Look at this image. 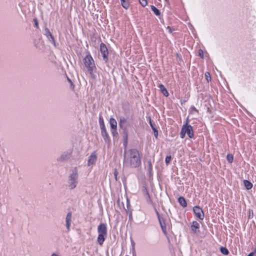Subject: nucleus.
Here are the masks:
<instances>
[{"instance_id":"obj_15","label":"nucleus","mask_w":256,"mask_h":256,"mask_svg":"<svg viewBox=\"0 0 256 256\" xmlns=\"http://www.w3.org/2000/svg\"><path fill=\"white\" fill-rule=\"evenodd\" d=\"M158 88H160V90L164 94V96H168V92L163 84H160L158 86Z\"/></svg>"},{"instance_id":"obj_2","label":"nucleus","mask_w":256,"mask_h":256,"mask_svg":"<svg viewBox=\"0 0 256 256\" xmlns=\"http://www.w3.org/2000/svg\"><path fill=\"white\" fill-rule=\"evenodd\" d=\"M107 228L106 224L101 223L98 226V236L97 242L100 246H102L107 236Z\"/></svg>"},{"instance_id":"obj_4","label":"nucleus","mask_w":256,"mask_h":256,"mask_svg":"<svg viewBox=\"0 0 256 256\" xmlns=\"http://www.w3.org/2000/svg\"><path fill=\"white\" fill-rule=\"evenodd\" d=\"M83 61L88 72L90 74H92L94 70L96 68L94 60L92 56L90 54H87L84 58Z\"/></svg>"},{"instance_id":"obj_36","label":"nucleus","mask_w":256,"mask_h":256,"mask_svg":"<svg viewBox=\"0 0 256 256\" xmlns=\"http://www.w3.org/2000/svg\"><path fill=\"white\" fill-rule=\"evenodd\" d=\"M198 55L201 58L203 57V51L202 50H199V51H198Z\"/></svg>"},{"instance_id":"obj_7","label":"nucleus","mask_w":256,"mask_h":256,"mask_svg":"<svg viewBox=\"0 0 256 256\" xmlns=\"http://www.w3.org/2000/svg\"><path fill=\"white\" fill-rule=\"evenodd\" d=\"M193 212L196 218L203 220L204 218V212L201 208L198 206H194L193 208Z\"/></svg>"},{"instance_id":"obj_12","label":"nucleus","mask_w":256,"mask_h":256,"mask_svg":"<svg viewBox=\"0 0 256 256\" xmlns=\"http://www.w3.org/2000/svg\"><path fill=\"white\" fill-rule=\"evenodd\" d=\"M71 156L70 152H65L62 154V155L58 158V160L60 162H64L68 160Z\"/></svg>"},{"instance_id":"obj_8","label":"nucleus","mask_w":256,"mask_h":256,"mask_svg":"<svg viewBox=\"0 0 256 256\" xmlns=\"http://www.w3.org/2000/svg\"><path fill=\"white\" fill-rule=\"evenodd\" d=\"M96 154L95 152H92L88 157V166H93L96 160Z\"/></svg>"},{"instance_id":"obj_29","label":"nucleus","mask_w":256,"mask_h":256,"mask_svg":"<svg viewBox=\"0 0 256 256\" xmlns=\"http://www.w3.org/2000/svg\"><path fill=\"white\" fill-rule=\"evenodd\" d=\"M139 0L140 4L144 7L146 6L148 4L147 0Z\"/></svg>"},{"instance_id":"obj_42","label":"nucleus","mask_w":256,"mask_h":256,"mask_svg":"<svg viewBox=\"0 0 256 256\" xmlns=\"http://www.w3.org/2000/svg\"><path fill=\"white\" fill-rule=\"evenodd\" d=\"M126 139H127V136H126Z\"/></svg>"},{"instance_id":"obj_22","label":"nucleus","mask_w":256,"mask_h":256,"mask_svg":"<svg viewBox=\"0 0 256 256\" xmlns=\"http://www.w3.org/2000/svg\"><path fill=\"white\" fill-rule=\"evenodd\" d=\"M151 9H152V10L154 12V14L156 16L160 15V10L156 8L154 6H151Z\"/></svg>"},{"instance_id":"obj_17","label":"nucleus","mask_w":256,"mask_h":256,"mask_svg":"<svg viewBox=\"0 0 256 256\" xmlns=\"http://www.w3.org/2000/svg\"><path fill=\"white\" fill-rule=\"evenodd\" d=\"M120 4L122 6L127 10L128 8L130 6V2L129 0H120Z\"/></svg>"},{"instance_id":"obj_24","label":"nucleus","mask_w":256,"mask_h":256,"mask_svg":"<svg viewBox=\"0 0 256 256\" xmlns=\"http://www.w3.org/2000/svg\"><path fill=\"white\" fill-rule=\"evenodd\" d=\"M195 112H198L197 109L194 106H190V113L191 114H194Z\"/></svg>"},{"instance_id":"obj_27","label":"nucleus","mask_w":256,"mask_h":256,"mask_svg":"<svg viewBox=\"0 0 256 256\" xmlns=\"http://www.w3.org/2000/svg\"><path fill=\"white\" fill-rule=\"evenodd\" d=\"M171 160H172V156H166V159H165V162L167 166L170 164Z\"/></svg>"},{"instance_id":"obj_28","label":"nucleus","mask_w":256,"mask_h":256,"mask_svg":"<svg viewBox=\"0 0 256 256\" xmlns=\"http://www.w3.org/2000/svg\"><path fill=\"white\" fill-rule=\"evenodd\" d=\"M205 78L208 82L209 81H210L211 78H210V74L208 72H206L205 73Z\"/></svg>"},{"instance_id":"obj_30","label":"nucleus","mask_w":256,"mask_h":256,"mask_svg":"<svg viewBox=\"0 0 256 256\" xmlns=\"http://www.w3.org/2000/svg\"><path fill=\"white\" fill-rule=\"evenodd\" d=\"M150 126H151L152 128V130H153L154 131L156 130V127H155V126H154V124H153L152 122V121H151V119H150Z\"/></svg>"},{"instance_id":"obj_23","label":"nucleus","mask_w":256,"mask_h":256,"mask_svg":"<svg viewBox=\"0 0 256 256\" xmlns=\"http://www.w3.org/2000/svg\"><path fill=\"white\" fill-rule=\"evenodd\" d=\"M220 252L224 255H228L229 253L228 250L224 247H221L220 248Z\"/></svg>"},{"instance_id":"obj_20","label":"nucleus","mask_w":256,"mask_h":256,"mask_svg":"<svg viewBox=\"0 0 256 256\" xmlns=\"http://www.w3.org/2000/svg\"><path fill=\"white\" fill-rule=\"evenodd\" d=\"M146 165L148 166V172L150 174H151L152 172V165L150 160H148L146 162Z\"/></svg>"},{"instance_id":"obj_33","label":"nucleus","mask_w":256,"mask_h":256,"mask_svg":"<svg viewBox=\"0 0 256 256\" xmlns=\"http://www.w3.org/2000/svg\"><path fill=\"white\" fill-rule=\"evenodd\" d=\"M118 172L116 170H115L114 172V178L116 180H118Z\"/></svg>"},{"instance_id":"obj_34","label":"nucleus","mask_w":256,"mask_h":256,"mask_svg":"<svg viewBox=\"0 0 256 256\" xmlns=\"http://www.w3.org/2000/svg\"><path fill=\"white\" fill-rule=\"evenodd\" d=\"M248 256H256V249L254 252H250Z\"/></svg>"},{"instance_id":"obj_14","label":"nucleus","mask_w":256,"mask_h":256,"mask_svg":"<svg viewBox=\"0 0 256 256\" xmlns=\"http://www.w3.org/2000/svg\"><path fill=\"white\" fill-rule=\"evenodd\" d=\"M127 122L128 120L126 118L122 116L120 117L119 122L120 127L126 130V128Z\"/></svg>"},{"instance_id":"obj_18","label":"nucleus","mask_w":256,"mask_h":256,"mask_svg":"<svg viewBox=\"0 0 256 256\" xmlns=\"http://www.w3.org/2000/svg\"><path fill=\"white\" fill-rule=\"evenodd\" d=\"M178 202L180 203V204L183 207H186L187 206V203L183 197H180L178 199Z\"/></svg>"},{"instance_id":"obj_3","label":"nucleus","mask_w":256,"mask_h":256,"mask_svg":"<svg viewBox=\"0 0 256 256\" xmlns=\"http://www.w3.org/2000/svg\"><path fill=\"white\" fill-rule=\"evenodd\" d=\"M78 178V170L75 167L72 170V174L68 176V184L70 189L72 190L76 186Z\"/></svg>"},{"instance_id":"obj_39","label":"nucleus","mask_w":256,"mask_h":256,"mask_svg":"<svg viewBox=\"0 0 256 256\" xmlns=\"http://www.w3.org/2000/svg\"><path fill=\"white\" fill-rule=\"evenodd\" d=\"M129 218H130V220H132V214L131 212L129 214Z\"/></svg>"},{"instance_id":"obj_10","label":"nucleus","mask_w":256,"mask_h":256,"mask_svg":"<svg viewBox=\"0 0 256 256\" xmlns=\"http://www.w3.org/2000/svg\"><path fill=\"white\" fill-rule=\"evenodd\" d=\"M192 231L194 233L197 234L200 232V224L196 221H193L190 226Z\"/></svg>"},{"instance_id":"obj_9","label":"nucleus","mask_w":256,"mask_h":256,"mask_svg":"<svg viewBox=\"0 0 256 256\" xmlns=\"http://www.w3.org/2000/svg\"><path fill=\"white\" fill-rule=\"evenodd\" d=\"M44 35L47 37V38L50 42L54 44H55L54 38L48 28H44Z\"/></svg>"},{"instance_id":"obj_1","label":"nucleus","mask_w":256,"mask_h":256,"mask_svg":"<svg viewBox=\"0 0 256 256\" xmlns=\"http://www.w3.org/2000/svg\"><path fill=\"white\" fill-rule=\"evenodd\" d=\"M123 166L126 168H138L141 165L139 152L135 148L125 150L124 155Z\"/></svg>"},{"instance_id":"obj_6","label":"nucleus","mask_w":256,"mask_h":256,"mask_svg":"<svg viewBox=\"0 0 256 256\" xmlns=\"http://www.w3.org/2000/svg\"><path fill=\"white\" fill-rule=\"evenodd\" d=\"M100 52L104 60L106 62L108 61V52L106 45L104 43L100 44Z\"/></svg>"},{"instance_id":"obj_11","label":"nucleus","mask_w":256,"mask_h":256,"mask_svg":"<svg viewBox=\"0 0 256 256\" xmlns=\"http://www.w3.org/2000/svg\"><path fill=\"white\" fill-rule=\"evenodd\" d=\"M156 214H157L158 221H159L160 224V225L161 228L162 229V230L164 234H166V226L165 222H164V220L160 217V214L158 212H156Z\"/></svg>"},{"instance_id":"obj_26","label":"nucleus","mask_w":256,"mask_h":256,"mask_svg":"<svg viewBox=\"0 0 256 256\" xmlns=\"http://www.w3.org/2000/svg\"><path fill=\"white\" fill-rule=\"evenodd\" d=\"M226 158L229 162L232 163L233 161L234 157L232 154H228L226 156Z\"/></svg>"},{"instance_id":"obj_32","label":"nucleus","mask_w":256,"mask_h":256,"mask_svg":"<svg viewBox=\"0 0 256 256\" xmlns=\"http://www.w3.org/2000/svg\"><path fill=\"white\" fill-rule=\"evenodd\" d=\"M112 134L113 135V136H114L115 135L118 134L116 128V129H111Z\"/></svg>"},{"instance_id":"obj_35","label":"nucleus","mask_w":256,"mask_h":256,"mask_svg":"<svg viewBox=\"0 0 256 256\" xmlns=\"http://www.w3.org/2000/svg\"><path fill=\"white\" fill-rule=\"evenodd\" d=\"M100 129H101V132L103 131V130H106V128L105 126H104V124H101L100 126Z\"/></svg>"},{"instance_id":"obj_37","label":"nucleus","mask_w":256,"mask_h":256,"mask_svg":"<svg viewBox=\"0 0 256 256\" xmlns=\"http://www.w3.org/2000/svg\"><path fill=\"white\" fill-rule=\"evenodd\" d=\"M154 134L156 138H157L158 136V131L156 130L154 131Z\"/></svg>"},{"instance_id":"obj_19","label":"nucleus","mask_w":256,"mask_h":256,"mask_svg":"<svg viewBox=\"0 0 256 256\" xmlns=\"http://www.w3.org/2000/svg\"><path fill=\"white\" fill-rule=\"evenodd\" d=\"M244 184L247 190H250L252 187V184L248 180H244Z\"/></svg>"},{"instance_id":"obj_41","label":"nucleus","mask_w":256,"mask_h":256,"mask_svg":"<svg viewBox=\"0 0 256 256\" xmlns=\"http://www.w3.org/2000/svg\"><path fill=\"white\" fill-rule=\"evenodd\" d=\"M132 244H133V246H134V242H132Z\"/></svg>"},{"instance_id":"obj_40","label":"nucleus","mask_w":256,"mask_h":256,"mask_svg":"<svg viewBox=\"0 0 256 256\" xmlns=\"http://www.w3.org/2000/svg\"><path fill=\"white\" fill-rule=\"evenodd\" d=\"M51 256H59L56 254L54 253L52 254Z\"/></svg>"},{"instance_id":"obj_31","label":"nucleus","mask_w":256,"mask_h":256,"mask_svg":"<svg viewBox=\"0 0 256 256\" xmlns=\"http://www.w3.org/2000/svg\"><path fill=\"white\" fill-rule=\"evenodd\" d=\"M99 122H100V126L101 124H104V119H103L102 116H100V117H99Z\"/></svg>"},{"instance_id":"obj_21","label":"nucleus","mask_w":256,"mask_h":256,"mask_svg":"<svg viewBox=\"0 0 256 256\" xmlns=\"http://www.w3.org/2000/svg\"><path fill=\"white\" fill-rule=\"evenodd\" d=\"M105 140V141L106 142L108 140H109V136L108 132H106V130H103L101 132Z\"/></svg>"},{"instance_id":"obj_5","label":"nucleus","mask_w":256,"mask_h":256,"mask_svg":"<svg viewBox=\"0 0 256 256\" xmlns=\"http://www.w3.org/2000/svg\"><path fill=\"white\" fill-rule=\"evenodd\" d=\"M186 134H187L190 138H192L194 136L192 128L188 122L182 126L180 132V137L184 138Z\"/></svg>"},{"instance_id":"obj_25","label":"nucleus","mask_w":256,"mask_h":256,"mask_svg":"<svg viewBox=\"0 0 256 256\" xmlns=\"http://www.w3.org/2000/svg\"><path fill=\"white\" fill-rule=\"evenodd\" d=\"M145 194H146V198L148 203L151 202V200L150 198V196L147 190H145Z\"/></svg>"},{"instance_id":"obj_38","label":"nucleus","mask_w":256,"mask_h":256,"mask_svg":"<svg viewBox=\"0 0 256 256\" xmlns=\"http://www.w3.org/2000/svg\"><path fill=\"white\" fill-rule=\"evenodd\" d=\"M34 25H35L36 27V28L38 27V22L36 20H34Z\"/></svg>"},{"instance_id":"obj_16","label":"nucleus","mask_w":256,"mask_h":256,"mask_svg":"<svg viewBox=\"0 0 256 256\" xmlns=\"http://www.w3.org/2000/svg\"><path fill=\"white\" fill-rule=\"evenodd\" d=\"M110 123L111 129H116L117 128V122L114 118H110Z\"/></svg>"},{"instance_id":"obj_13","label":"nucleus","mask_w":256,"mask_h":256,"mask_svg":"<svg viewBox=\"0 0 256 256\" xmlns=\"http://www.w3.org/2000/svg\"><path fill=\"white\" fill-rule=\"evenodd\" d=\"M72 214L71 212H69L67 214L66 218V226L68 231L70 230V226L72 222Z\"/></svg>"}]
</instances>
